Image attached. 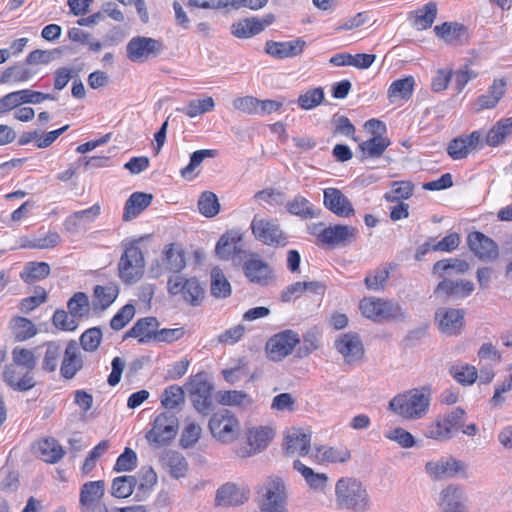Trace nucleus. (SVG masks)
Wrapping results in <instances>:
<instances>
[{
	"label": "nucleus",
	"mask_w": 512,
	"mask_h": 512,
	"mask_svg": "<svg viewBox=\"0 0 512 512\" xmlns=\"http://www.w3.org/2000/svg\"><path fill=\"white\" fill-rule=\"evenodd\" d=\"M470 269L467 261L458 258H449L436 262L432 273L441 279L434 290L438 297L451 300H461L469 297L475 285L462 276Z\"/></svg>",
	"instance_id": "nucleus-1"
},
{
	"label": "nucleus",
	"mask_w": 512,
	"mask_h": 512,
	"mask_svg": "<svg viewBox=\"0 0 512 512\" xmlns=\"http://www.w3.org/2000/svg\"><path fill=\"white\" fill-rule=\"evenodd\" d=\"M431 401V389L422 386L395 395L389 401V409L404 420L415 421L423 419L428 414Z\"/></svg>",
	"instance_id": "nucleus-2"
},
{
	"label": "nucleus",
	"mask_w": 512,
	"mask_h": 512,
	"mask_svg": "<svg viewBox=\"0 0 512 512\" xmlns=\"http://www.w3.org/2000/svg\"><path fill=\"white\" fill-rule=\"evenodd\" d=\"M463 417H467L463 408L449 409L425 423L422 428V435L425 439L436 443H447L459 433Z\"/></svg>",
	"instance_id": "nucleus-3"
},
{
	"label": "nucleus",
	"mask_w": 512,
	"mask_h": 512,
	"mask_svg": "<svg viewBox=\"0 0 512 512\" xmlns=\"http://www.w3.org/2000/svg\"><path fill=\"white\" fill-rule=\"evenodd\" d=\"M335 501L339 508L352 512H369L372 502L366 487L357 479L344 477L335 484Z\"/></svg>",
	"instance_id": "nucleus-4"
},
{
	"label": "nucleus",
	"mask_w": 512,
	"mask_h": 512,
	"mask_svg": "<svg viewBox=\"0 0 512 512\" xmlns=\"http://www.w3.org/2000/svg\"><path fill=\"white\" fill-rule=\"evenodd\" d=\"M255 512H289L287 488L282 478L271 476L260 484Z\"/></svg>",
	"instance_id": "nucleus-5"
},
{
	"label": "nucleus",
	"mask_w": 512,
	"mask_h": 512,
	"mask_svg": "<svg viewBox=\"0 0 512 512\" xmlns=\"http://www.w3.org/2000/svg\"><path fill=\"white\" fill-rule=\"evenodd\" d=\"M361 314L376 323L402 321L406 310L396 301L377 297H365L359 303Z\"/></svg>",
	"instance_id": "nucleus-6"
},
{
	"label": "nucleus",
	"mask_w": 512,
	"mask_h": 512,
	"mask_svg": "<svg viewBox=\"0 0 512 512\" xmlns=\"http://www.w3.org/2000/svg\"><path fill=\"white\" fill-rule=\"evenodd\" d=\"M11 356L13 363L16 366L25 369L26 373L21 377H16L13 370L11 368H7L4 373L5 381L11 387L20 391H26L34 387L35 381L29 372L35 369L38 362L35 352L31 349L17 346L12 350Z\"/></svg>",
	"instance_id": "nucleus-7"
},
{
	"label": "nucleus",
	"mask_w": 512,
	"mask_h": 512,
	"mask_svg": "<svg viewBox=\"0 0 512 512\" xmlns=\"http://www.w3.org/2000/svg\"><path fill=\"white\" fill-rule=\"evenodd\" d=\"M208 427L212 437L221 444H232L240 435V421L233 412L227 409L213 413Z\"/></svg>",
	"instance_id": "nucleus-8"
},
{
	"label": "nucleus",
	"mask_w": 512,
	"mask_h": 512,
	"mask_svg": "<svg viewBox=\"0 0 512 512\" xmlns=\"http://www.w3.org/2000/svg\"><path fill=\"white\" fill-rule=\"evenodd\" d=\"M145 259L136 243L125 246L118 262V276L125 284H134L144 275Z\"/></svg>",
	"instance_id": "nucleus-9"
},
{
	"label": "nucleus",
	"mask_w": 512,
	"mask_h": 512,
	"mask_svg": "<svg viewBox=\"0 0 512 512\" xmlns=\"http://www.w3.org/2000/svg\"><path fill=\"white\" fill-rule=\"evenodd\" d=\"M276 436L273 425H254L247 428L246 446L236 449L239 458L253 457L265 451Z\"/></svg>",
	"instance_id": "nucleus-10"
},
{
	"label": "nucleus",
	"mask_w": 512,
	"mask_h": 512,
	"mask_svg": "<svg viewBox=\"0 0 512 512\" xmlns=\"http://www.w3.org/2000/svg\"><path fill=\"white\" fill-rule=\"evenodd\" d=\"M242 270L246 279L257 286H268L275 279L274 270L271 265L256 253H246Z\"/></svg>",
	"instance_id": "nucleus-11"
},
{
	"label": "nucleus",
	"mask_w": 512,
	"mask_h": 512,
	"mask_svg": "<svg viewBox=\"0 0 512 512\" xmlns=\"http://www.w3.org/2000/svg\"><path fill=\"white\" fill-rule=\"evenodd\" d=\"M424 471L432 480H442L456 476H467V464L453 456L440 457L426 462Z\"/></svg>",
	"instance_id": "nucleus-12"
},
{
	"label": "nucleus",
	"mask_w": 512,
	"mask_h": 512,
	"mask_svg": "<svg viewBox=\"0 0 512 512\" xmlns=\"http://www.w3.org/2000/svg\"><path fill=\"white\" fill-rule=\"evenodd\" d=\"M250 227L253 236L265 245L278 246L286 244L287 238L276 220L254 216Z\"/></svg>",
	"instance_id": "nucleus-13"
},
{
	"label": "nucleus",
	"mask_w": 512,
	"mask_h": 512,
	"mask_svg": "<svg viewBox=\"0 0 512 512\" xmlns=\"http://www.w3.org/2000/svg\"><path fill=\"white\" fill-rule=\"evenodd\" d=\"M178 431V419L170 413H160L153 421L152 428L146 433V439L156 445H165Z\"/></svg>",
	"instance_id": "nucleus-14"
},
{
	"label": "nucleus",
	"mask_w": 512,
	"mask_h": 512,
	"mask_svg": "<svg viewBox=\"0 0 512 512\" xmlns=\"http://www.w3.org/2000/svg\"><path fill=\"white\" fill-rule=\"evenodd\" d=\"M167 291L171 296L181 295L185 301L193 305L203 297V289L196 278H186L179 274L168 278Z\"/></svg>",
	"instance_id": "nucleus-15"
},
{
	"label": "nucleus",
	"mask_w": 512,
	"mask_h": 512,
	"mask_svg": "<svg viewBox=\"0 0 512 512\" xmlns=\"http://www.w3.org/2000/svg\"><path fill=\"white\" fill-rule=\"evenodd\" d=\"M300 342V337L293 330H285L272 336L266 344V352L269 359L280 361L292 353Z\"/></svg>",
	"instance_id": "nucleus-16"
},
{
	"label": "nucleus",
	"mask_w": 512,
	"mask_h": 512,
	"mask_svg": "<svg viewBox=\"0 0 512 512\" xmlns=\"http://www.w3.org/2000/svg\"><path fill=\"white\" fill-rule=\"evenodd\" d=\"M465 312L459 308L441 307L435 312V321L439 331L447 336L461 333L464 326Z\"/></svg>",
	"instance_id": "nucleus-17"
},
{
	"label": "nucleus",
	"mask_w": 512,
	"mask_h": 512,
	"mask_svg": "<svg viewBox=\"0 0 512 512\" xmlns=\"http://www.w3.org/2000/svg\"><path fill=\"white\" fill-rule=\"evenodd\" d=\"M283 449L289 456H306L311 450V432L293 427L284 436Z\"/></svg>",
	"instance_id": "nucleus-18"
},
{
	"label": "nucleus",
	"mask_w": 512,
	"mask_h": 512,
	"mask_svg": "<svg viewBox=\"0 0 512 512\" xmlns=\"http://www.w3.org/2000/svg\"><path fill=\"white\" fill-rule=\"evenodd\" d=\"M188 390L195 409L200 413H207L212 405V386L202 374L192 377L188 384Z\"/></svg>",
	"instance_id": "nucleus-19"
},
{
	"label": "nucleus",
	"mask_w": 512,
	"mask_h": 512,
	"mask_svg": "<svg viewBox=\"0 0 512 512\" xmlns=\"http://www.w3.org/2000/svg\"><path fill=\"white\" fill-rule=\"evenodd\" d=\"M335 348L347 364L359 363L364 356V347L356 333H345L335 341Z\"/></svg>",
	"instance_id": "nucleus-20"
},
{
	"label": "nucleus",
	"mask_w": 512,
	"mask_h": 512,
	"mask_svg": "<svg viewBox=\"0 0 512 512\" xmlns=\"http://www.w3.org/2000/svg\"><path fill=\"white\" fill-rule=\"evenodd\" d=\"M482 141L480 131H473L468 135L454 138L447 147V153L453 160L466 158L470 152L477 149Z\"/></svg>",
	"instance_id": "nucleus-21"
},
{
	"label": "nucleus",
	"mask_w": 512,
	"mask_h": 512,
	"mask_svg": "<svg viewBox=\"0 0 512 512\" xmlns=\"http://www.w3.org/2000/svg\"><path fill=\"white\" fill-rule=\"evenodd\" d=\"M323 204L339 217L348 218L355 211L350 200L337 188H326L323 191Z\"/></svg>",
	"instance_id": "nucleus-22"
},
{
	"label": "nucleus",
	"mask_w": 512,
	"mask_h": 512,
	"mask_svg": "<svg viewBox=\"0 0 512 512\" xmlns=\"http://www.w3.org/2000/svg\"><path fill=\"white\" fill-rule=\"evenodd\" d=\"M160 43L152 38L134 37L127 44V57L133 62H142L160 50Z\"/></svg>",
	"instance_id": "nucleus-23"
},
{
	"label": "nucleus",
	"mask_w": 512,
	"mask_h": 512,
	"mask_svg": "<svg viewBox=\"0 0 512 512\" xmlns=\"http://www.w3.org/2000/svg\"><path fill=\"white\" fill-rule=\"evenodd\" d=\"M101 213V206L94 204L88 209L74 212L64 221V228L70 233L87 230Z\"/></svg>",
	"instance_id": "nucleus-24"
},
{
	"label": "nucleus",
	"mask_w": 512,
	"mask_h": 512,
	"mask_svg": "<svg viewBox=\"0 0 512 512\" xmlns=\"http://www.w3.org/2000/svg\"><path fill=\"white\" fill-rule=\"evenodd\" d=\"M357 233V229L348 225H335L324 228L319 234L318 239L320 242L330 245L338 246L352 241Z\"/></svg>",
	"instance_id": "nucleus-25"
},
{
	"label": "nucleus",
	"mask_w": 512,
	"mask_h": 512,
	"mask_svg": "<svg viewBox=\"0 0 512 512\" xmlns=\"http://www.w3.org/2000/svg\"><path fill=\"white\" fill-rule=\"evenodd\" d=\"M305 45V41L300 38L284 42L267 41L265 51L272 57L283 59L300 55Z\"/></svg>",
	"instance_id": "nucleus-26"
},
{
	"label": "nucleus",
	"mask_w": 512,
	"mask_h": 512,
	"mask_svg": "<svg viewBox=\"0 0 512 512\" xmlns=\"http://www.w3.org/2000/svg\"><path fill=\"white\" fill-rule=\"evenodd\" d=\"M248 500V491L232 483L222 485L216 493V504L219 506H239Z\"/></svg>",
	"instance_id": "nucleus-27"
},
{
	"label": "nucleus",
	"mask_w": 512,
	"mask_h": 512,
	"mask_svg": "<svg viewBox=\"0 0 512 512\" xmlns=\"http://www.w3.org/2000/svg\"><path fill=\"white\" fill-rule=\"evenodd\" d=\"M293 469L297 471L305 481L306 486L314 492H324L328 485V475L314 471L300 460H294Z\"/></svg>",
	"instance_id": "nucleus-28"
},
{
	"label": "nucleus",
	"mask_w": 512,
	"mask_h": 512,
	"mask_svg": "<svg viewBox=\"0 0 512 512\" xmlns=\"http://www.w3.org/2000/svg\"><path fill=\"white\" fill-rule=\"evenodd\" d=\"M506 89V82L503 79H495L488 91L480 95L473 103V110L480 112L485 109H492L496 107L500 99L504 96Z\"/></svg>",
	"instance_id": "nucleus-29"
},
{
	"label": "nucleus",
	"mask_w": 512,
	"mask_h": 512,
	"mask_svg": "<svg viewBox=\"0 0 512 512\" xmlns=\"http://www.w3.org/2000/svg\"><path fill=\"white\" fill-rule=\"evenodd\" d=\"M471 251L481 259H493L497 256V246L492 239L480 232H473L468 236Z\"/></svg>",
	"instance_id": "nucleus-30"
},
{
	"label": "nucleus",
	"mask_w": 512,
	"mask_h": 512,
	"mask_svg": "<svg viewBox=\"0 0 512 512\" xmlns=\"http://www.w3.org/2000/svg\"><path fill=\"white\" fill-rule=\"evenodd\" d=\"M243 239V234L238 229L225 232L215 246L216 255L223 260H228L239 251L238 245Z\"/></svg>",
	"instance_id": "nucleus-31"
},
{
	"label": "nucleus",
	"mask_w": 512,
	"mask_h": 512,
	"mask_svg": "<svg viewBox=\"0 0 512 512\" xmlns=\"http://www.w3.org/2000/svg\"><path fill=\"white\" fill-rule=\"evenodd\" d=\"M437 13V3L431 1L409 13L408 18L416 30L422 31L430 28L433 25Z\"/></svg>",
	"instance_id": "nucleus-32"
},
{
	"label": "nucleus",
	"mask_w": 512,
	"mask_h": 512,
	"mask_svg": "<svg viewBox=\"0 0 512 512\" xmlns=\"http://www.w3.org/2000/svg\"><path fill=\"white\" fill-rule=\"evenodd\" d=\"M82 367V358L77 347L73 341L69 342L66 346L63 361L61 364V375L66 379H72Z\"/></svg>",
	"instance_id": "nucleus-33"
},
{
	"label": "nucleus",
	"mask_w": 512,
	"mask_h": 512,
	"mask_svg": "<svg viewBox=\"0 0 512 512\" xmlns=\"http://www.w3.org/2000/svg\"><path fill=\"white\" fill-rule=\"evenodd\" d=\"M37 455L46 463L54 464L65 454L63 447L54 438H44L35 445Z\"/></svg>",
	"instance_id": "nucleus-34"
},
{
	"label": "nucleus",
	"mask_w": 512,
	"mask_h": 512,
	"mask_svg": "<svg viewBox=\"0 0 512 512\" xmlns=\"http://www.w3.org/2000/svg\"><path fill=\"white\" fill-rule=\"evenodd\" d=\"M8 330L18 342L29 340L37 335L36 325L28 318L15 316L8 323Z\"/></svg>",
	"instance_id": "nucleus-35"
},
{
	"label": "nucleus",
	"mask_w": 512,
	"mask_h": 512,
	"mask_svg": "<svg viewBox=\"0 0 512 512\" xmlns=\"http://www.w3.org/2000/svg\"><path fill=\"white\" fill-rule=\"evenodd\" d=\"M152 201V195L142 192H135L130 195L125 203L123 220L130 221L139 216Z\"/></svg>",
	"instance_id": "nucleus-36"
},
{
	"label": "nucleus",
	"mask_w": 512,
	"mask_h": 512,
	"mask_svg": "<svg viewBox=\"0 0 512 512\" xmlns=\"http://www.w3.org/2000/svg\"><path fill=\"white\" fill-rule=\"evenodd\" d=\"M313 457L322 464L345 463L350 459L351 453L346 447L320 446L315 449Z\"/></svg>",
	"instance_id": "nucleus-37"
},
{
	"label": "nucleus",
	"mask_w": 512,
	"mask_h": 512,
	"mask_svg": "<svg viewBox=\"0 0 512 512\" xmlns=\"http://www.w3.org/2000/svg\"><path fill=\"white\" fill-rule=\"evenodd\" d=\"M414 86L415 79L413 76L395 80L387 90V97L391 103L408 100L413 94Z\"/></svg>",
	"instance_id": "nucleus-38"
},
{
	"label": "nucleus",
	"mask_w": 512,
	"mask_h": 512,
	"mask_svg": "<svg viewBox=\"0 0 512 512\" xmlns=\"http://www.w3.org/2000/svg\"><path fill=\"white\" fill-rule=\"evenodd\" d=\"M434 33L447 44H458L466 36V28L457 22H444L434 27Z\"/></svg>",
	"instance_id": "nucleus-39"
},
{
	"label": "nucleus",
	"mask_w": 512,
	"mask_h": 512,
	"mask_svg": "<svg viewBox=\"0 0 512 512\" xmlns=\"http://www.w3.org/2000/svg\"><path fill=\"white\" fill-rule=\"evenodd\" d=\"M216 398L221 405L241 409H248L254 404L252 396L242 390L219 391Z\"/></svg>",
	"instance_id": "nucleus-40"
},
{
	"label": "nucleus",
	"mask_w": 512,
	"mask_h": 512,
	"mask_svg": "<svg viewBox=\"0 0 512 512\" xmlns=\"http://www.w3.org/2000/svg\"><path fill=\"white\" fill-rule=\"evenodd\" d=\"M104 495V482L90 481L81 488L80 503L86 509H94Z\"/></svg>",
	"instance_id": "nucleus-41"
},
{
	"label": "nucleus",
	"mask_w": 512,
	"mask_h": 512,
	"mask_svg": "<svg viewBox=\"0 0 512 512\" xmlns=\"http://www.w3.org/2000/svg\"><path fill=\"white\" fill-rule=\"evenodd\" d=\"M157 320L154 317H147L138 320L133 327L126 333L125 338H138L139 342L146 343L152 338L157 331Z\"/></svg>",
	"instance_id": "nucleus-42"
},
{
	"label": "nucleus",
	"mask_w": 512,
	"mask_h": 512,
	"mask_svg": "<svg viewBox=\"0 0 512 512\" xmlns=\"http://www.w3.org/2000/svg\"><path fill=\"white\" fill-rule=\"evenodd\" d=\"M162 462L171 477L180 479L186 476L188 462L185 457L176 451H169L162 457Z\"/></svg>",
	"instance_id": "nucleus-43"
},
{
	"label": "nucleus",
	"mask_w": 512,
	"mask_h": 512,
	"mask_svg": "<svg viewBox=\"0 0 512 512\" xmlns=\"http://www.w3.org/2000/svg\"><path fill=\"white\" fill-rule=\"evenodd\" d=\"M512 133V118L501 119L488 131L485 142L491 147L501 145Z\"/></svg>",
	"instance_id": "nucleus-44"
},
{
	"label": "nucleus",
	"mask_w": 512,
	"mask_h": 512,
	"mask_svg": "<svg viewBox=\"0 0 512 512\" xmlns=\"http://www.w3.org/2000/svg\"><path fill=\"white\" fill-rule=\"evenodd\" d=\"M38 69L27 65H15L2 72V83H21L31 80L38 74Z\"/></svg>",
	"instance_id": "nucleus-45"
},
{
	"label": "nucleus",
	"mask_w": 512,
	"mask_h": 512,
	"mask_svg": "<svg viewBox=\"0 0 512 512\" xmlns=\"http://www.w3.org/2000/svg\"><path fill=\"white\" fill-rule=\"evenodd\" d=\"M119 288L115 283L97 285L94 288V306L100 309L108 308L118 297Z\"/></svg>",
	"instance_id": "nucleus-46"
},
{
	"label": "nucleus",
	"mask_w": 512,
	"mask_h": 512,
	"mask_svg": "<svg viewBox=\"0 0 512 512\" xmlns=\"http://www.w3.org/2000/svg\"><path fill=\"white\" fill-rule=\"evenodd\" d=\"M231 34L240 39L251 38L262 32L256 17L241 19L231 25Z\"/></svg>",
	"instance_id": "nucleus-47"
},
{
	"label": "nucleus",
	"mask_w": 512,
	"mask_h": 512,
	"mask_svg": "<svg viewBox=\"0 0 512 512\" xmlns=\"http://www.w3.org/2000/svg\"><path fill=\"white\" fill-rule=\"evenodd\" d=\"M50 273V266L46 262H28L20 273L21 279L26 283H33L45 279Z\"/></svg>",
	"instance_id": "nucleus-48"
},
{
	"label": "nucleus",
	"mask_w": 512,
	"mask_h": 512,
	"mask_svg": "<svg viewBox=\"0 0 512 512\" xmlns=\"http://www.w3.org/2000/svg\"><path fill=\"white\" fill-rule=\"evenodd\" d=\"M464 497V491L458 485L450 484L443 488L439 494V504L445 509H459Z\"/></svg>",
	"instance_id": "nucleus-49"
},
{
	"label": "nucleus",
	"mask_w": 512,
	"mask_h": 512,
	"mask_svg": "<svg viewBox=\"0 0 512 512\" xmlns=\"http://www.w3.org/2000/svg\"><path fill=\"white\" fill-rule=\"evenodd\" d=\"M320 288L321 286L318 282H295L282 291L281 300L283 302H291L298 299L306 290L316 293Z\"/></svg>",
	"instance_id": "nucleus-50"
},
{
	"label": "nucleus",
	"mask_w": 512,
	"mask_h": 512,
	"mask_svg": "<svg viewBox=\"0 0 512 512\" xmlns=\"http://www.w3.org/2000/svg\"><path fill=\"white\" fill-rule=\"evenodd\" d=\"M389 145L390 140L382 134H378L362 142L359 148L367 157H379Z\"/></svg>",
	"instance_id": "nucleus-51"
},
{
	"label": "nucleus",
	"mask_w": 512,
	"mask_h": 512,
	"mask_svg": "<svg viewBox=\"0 0 512 512\" xmlns=\"http://www.w3.org/2000/svg\"><path fill=\"white\" fill-rule=\"evenodd\" d=\"M211 293L217 298H226L231 294L230 282L218 267L211 271Z\"/></svg>",
	"instance_id": "nucleus-52"
},
{
	"label": "nucleus",
	"mask_w": 512,
	"mask_h": 512,
	"mask_svg": "<svg viewBox=\"0 0 512 512\" xmlns=\"http://www.w3.org/2000/svg\"><path fill=\"white\" fill-rule=\"evenodd\" d=\"M136 478L131 475L119 476L113 479L111 494L116 498H127L136 486Z\"/></svg>",
	"instance_id": "nucleus-53"
},
{
	"label": "nucleus",
	"mask_w": 512,
	"mask_h": 512,
	"mask_svg": "<svg viewBox=\"0 0 512 512\" xmlns=\"http://www.w3.org/2000/svg\"><path fill=\"white\" fill-rule=\"evenodd\" d=\"M325 97V93L322 87L309 88L302 92L297 103L303 110H311L319 106Z\"/></svg>",
	"instance_id": "nucleus-54"
},
{
	"label": "nucleus",
	"mask_w": 512,
	"mask_h": 512,
	"mask_svg": "<svg viewBox=\"0 0 512 512\" xmlns=\"http://www.w3.org/2000/svg\"><path fill=\"white\" fill-rule=\"evenodd\" d=\"M270 409L274 413H293L297 410V399L288 392L277 394L271 400Z\"/></svg>",
	"instance_id": "nucleus-55"
},
{
	"label": "nucleus",
	"mask_w": 512,
	"mask_h": 512,
	"mask_svg": "<svg viewBox=\"0 0 512 512\" xmlns=\"http://www.w3.org/2000/svg\"><path fill=\"white\" fill-rule=\"evenodd\" d=\"M199 212L207 217H215L220 212V203L215 193L210 191L203 192L198 199Z\"/></svg>",
	"instance_id": "nucleus-56"
},
{
	"label": "nucleus",
	"mask_w": 512,
	"mask_h": 512,
	"mask_svg": "<svg viewBox=\"0 0 512 512\" xmlns=\"http://www.w3.org/2000/svg\"><path fill=\"white\" fill-rule=\"evenodd\" d=\"M183 389L178 385H170L164 389L161 395V404L164 408L173 410L184 403Z\"/></svg>",
	"instance_id": "nucleus-57"
},
{
	"label": "nucleus",
	"mask_w": 512,
	"mask_h": 512,
	"mask_svg": "<svg viewBox=\"0 0 512 512\" xmlns=\"http://www.w3.org/2000/svg\"><path fill=\"white\" fill-rule=\"evenodd\" d=\"M67 307L72 317L87 316L90 311L89 298L85 293L77 292L69 299Z\"/></svg>",
	"instance_id": "nucleus-58"
},
{
	"label": "nucleus",
	"mask_w": 512,
	"mask_h": 512,
	"mask_svg": "<svg viewBox=\"0 0 512 512\" xmlns=\"http://www.w3.org/2000/svg\"><path fill=\"white\" fill-rule=\"evenodd\" d=\"M202 433L201 426L194 422L186 420L180 436V445L184 449L193 447L199 440Z\"/></svg>",
	"instance_id": "nucleus-59"
},
{
	"label": "nucleus",
	"mask_w": 512,
	"mask_h": 512,
	"mask_svg": "<svg viewBox=\"0 0 512 512\" xmlns=\"http://www.w3.org/2000/svg\"><path fill=\"white\" fill-rule=\"evenodd\" d=\"M215 107V102L212 97L203 99L191 100L186 107L181 111L189 118H195L206 112L212 111Z\"/></svg>",
	"instance_id": "nucleus-60"
},
{
	"label": "nucleus",
	"mask_w": 512,
	"mask_h": 512,
	"mask_svg": "<svg viewBox=\"0 0 512 512\" xmlns=\"http://www.w3.org/2000/svg\"><path fill=\"white\" fill-rule=\"evenodd\" d=\"M453 378L460 384L471 385L477 377V369L469 364H456L451 368Z\"/></svg>",
	"instance_id": "nucleus-61"
},
{
	"label": "nucleus",
	"mask_w": 512,
	"mask_h": 512,
	"mask_svg": "<svg viewBox=\"0 0 512 512\" xmlns=\"http://www.w3.org/2000/svg\"><path fill=\"white\" fill-rule=\"evenodd\" d=\"M384 436L402 448H412L415 445L414 436L402 427L389 429L385 431Z\"/></svg>",
	"instance_id": "nucleus-62"
},
{
	"label": "nucleus",
	"mask_w": 512,
	"mask_h": 512,
	"mask_svg": "<svg viewBox=\"0 0 512 512\" xmlns=\"http://www.w3.org/2000/svg\"><path fill=\"white\" fill-rule=\"evenodd\" d=\"M46 351L42 361V368L46 372H53L58 366V360L61 355V347L56 342H47Z\"/></svg>",
	"instance_id": "nucleus-63"
},
{
	"label": "nucleus",
	"mask_w": 512,
	"mask_h": 512,
	"mask_svg": "<svg viewBox=\"0 0 512 512\" xmlns=\"http://www.w3.org/2000/svg\"><path fill=\"white\" fill-rule=\"evenodd\" d=\"M287 209L291 214L303 218H312L315 216L311 203L303 196H296L287 204Z\"/></svg>",
	"instance_id": "nucleus-64"
}]
</instances>
